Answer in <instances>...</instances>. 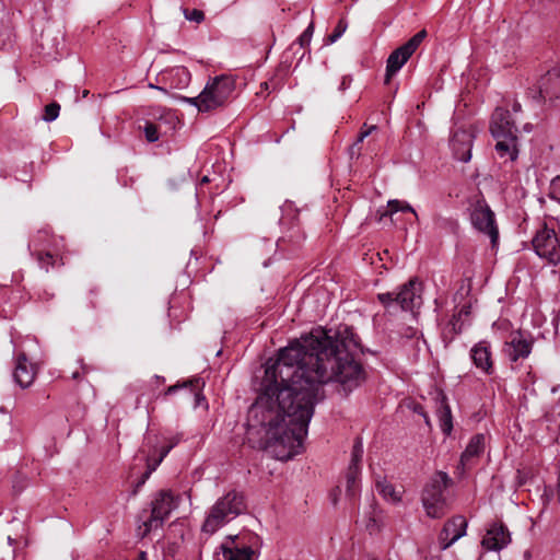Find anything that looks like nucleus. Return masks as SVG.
Instances as JSON below:
<instances>
[{
	"label": "nucleus",
	"instance_id": "obj_35",
	"mask_svg": "<svg viewBox=\"0 0 560 560\" xmlns=\"http://www.w3.org/2000/svg\"><path fill=\"white\" fill-rule=\"evenodd\" d=\"M144 135L149 142H155L159 140L158 128L154 124H145L144 126Z\"/></svg>",
	"mask_w": 560,
	"mask_h": 560
},
{
	"label": "nucleus",
	"instance_id": "obj_50",
	"mask_svg": "<svg viewBox=\"0 0 560 560\" xmlns=\"http://www.w3.org/2000/svg\"><path fill=\"white\" fill-rule=\"evenodd\" d=\"M0 412H5L4 408L3 407H0Z\"/></svg>",
	"mask_w": 560,
	"mask_h": 560
},
{
	"label": "nucleus",
	"instance_id": "obj_10",
	"mask_svg": "<svg viewBox=\"0 0 560 560\" xmlns=\"http://www.w3.org/2000/svg\"><path fill=\"white\" fill-rule=\"evenodd\" d=\"M179 442V439L174 436L170 440L168 445L162 447L159 451V456L155 457L158 439L151 435H147L144 439V445L141 452L145 455L148 462V469L143 474L141 480L138 483V487L142 486L149 476L158 468V466L162 463V460L166 457V455L171 452L173 447H175Z\"/></svg>",
	"mask_w": 560,
	"mask_h": 560
},
{
	"label": "nucleus",
	"instance_id": "obj_15",
	"mask_svg": "<svg viewBox=\"0 0 560 560\" xmlns=\"http://www.w3.org/2000/svg\"><path fill=\"white\" fill-rule=\"evenodd\" d=\"M490 132L492 137L517 136V128L508 109L495 108L490 121Z\"/></svg>",
	"mask_w": 560,
	"mask_h": 560
},
{
	"label": "nucleus",
	"instance_id": "obj_9",
	"mask_svg": "<svg viewBox=\"0 0 560 560\" xmlns=\"http://www.w3.org/2000/svg\"><path fill=\"white\" fill-rule=\"evenodd\" d=\"M532 244L535 253L540 258L552 265L560 262V241L553 229L545 224L536 232Z\"/></svg>",
	"mask_w": 560,
	"mask_h": 560
},
{
	"label": "nucleus",
	"instance_id": "obj_13",
	"mask_svg": "<svg viewBox=\"0 0 560 560\" xmlns=\"http://www.w3.org/2000/svg\"><path fill=\"white\" fill-rule=\"evenodd\" d=\"M467 521L464 516L457 515L447 521L439 536L442 550H446L458 539L466 535Z\"/></svg>",
	"mask_w": 560,
	"mask_h": 560
},
{
	"label": "nucleus",
	"instance_id": "obj_8",
	"mask_svg": "<svg viewBox=\"0 0 560 560\" xmlns=\"http://www.w3.org/2000/svg\"><path fill=\"white\" fill-rule=\"evenodd\" d=\"M427 35L428 34L425 30L419 31L407 43L396 48L388 56L386 62V83H388L392 77L395 75L404 67V65L425 39Z\"/></svg>",
	"mask_w": 560,
	"mask_h": 560
},
{
	"label": "nucleus",
	"instance_id": "obj_6",
	"mask_svg": "<svg viewBox=\"0 0 560 560\" xmlns=\"http://www.w3.org/2000/svg\"><path fill=\"white\" fill-rule=\"evenodd\" d=\"M377 299L388 310L400 307L402 311L412 312L422 304L421 283L411 279L398 292L380 293Z\"/></svg>",
	"mask_w": 560,
	"mask_h": 560
},
{
	"label": "nucleus",
	"instance_id": "obj_12",
	"mask_svg": "<svg viewBox=\"0 0 560 560\" xmlns=\"http://www.w3.org/2000/svg\"><path fill=\"white\" fill-rule=\"evenodd\" d=\"M533 348V340L530 336L524 335L522 331H513L509 340L504 342L503 353L512 361L516 362L520 359H526Z\"/></svg>",
	"mask_w": 560,
	"mask_h": 560
},
{
	"label": "nucleus",
	"instance_id": "obj_32",
	"mask_svg": "<svg viewBox=\"0 0 560 560\" xmlns=\"http://www.w3.org/2000/svg\"><path fill=\"white\" fill-rule=\"evenodd\" d=\"M179 100L183 103L195 106L198 109V112H200V113H207V110L205 108V102L201 98V92L196 97L180 96Z\"/></svg>",
	"mask_w": 560,
	"mask_h": 560
},
{
	"label": "nucleus",
	"instance_id": "obj_26",
	"mask_svg": "<svg viewBox=\"0 0 560 560\" xmlns=\"http://www.w3.org/2000/svg\"><path fill=\"white\" fill-rule=\"evenodd\" d=\"M203 385H205V383L200 382V380H198V378L197 380H192V381H189V382L184 383L182 385L177 384V385L170 386L167 388V390H166V395L174 394L178 388L186 387V386H190L192 392H197ZM195 399H196V406H200L201 402L206 401V398L203 396H201L199 393H195Z\"/></svg>",
	"mask_w": 560,
	"mask_h": 560
},
{
	"label": "nucleus",
	"instance_id": "obj_4",
	"mask_svg": "<svg viewBox=\"0 0 560 560\" xmlns=\"http://www.w3.org/2000/svg\"><path fill=\"white\" fill-rule=\"evenodd\" d=\"M452 479L444 471H438L424 487L421 501L427 515L431 518H440L444 515L447 503L444 495L451 486Z\"/></svg>",
	"mask_w": 560,
	"mask_h": 560
},
{
	"label": "nucleus",
	"instance_id": "obj_45",
	"mask_svg": "<svg viewBox=\"0 0 560 560\" xmlns=\"http://www.w3.org/2000/svg\"><path fill=\"white\" fill-rule=\"evenodd\" d=\"M506 324H508L506 322H502V323H500V325H502V326H504V325H506ZM498 325H499V323H493V327H495V326H498Z\"/></svg>",
	"mask_w": 560,
	"mask_h": 560
},
{
	"label": "nucleus",
	"instance_id": "obj_7",
	"mask_svg": "<svg viewBox=\"0 0 560 560\" xmlns=\"http://www.w3.org/2000/svg\"><path fill=\"white\" fill-rule=\"evenodd\" d=\"M235 82L230 75L221 74L210 79L201 91L207 112L223 106L231 97Z\"/></svg>",
	"mask_w": 560,
	"mask_h": 560
},
{
	"label": "nucleus",
	"instance_id": "obj_34",
	"mask_svg": "<svg viewBox=\"0 0 560 560\" xmlns=\"http://www.w3.org/2000/svg\"><path fill=\"white\" fill-rule=\"evenodd\" d=\"M549 197L560 203V176L551 180Z\"/></svg>",
	"mask_w": 560,
	"mask_h": 560
},
{
	"label": "nucleus",
	"instance_id": "obj_25",
	"mask_svg": "<svg viewBox=\"0 0 560 560\" xmlns=\"http://www.w3.org/2000/svg\"><path fill=\"white\" fill-rule=\"evenodd\" d=\"M376 490L386 501L393 503L400 501V494L396 491L395 487L385 479L376 481Z\"/></svg>",
	"mask_w": 560,
	"mask_h": 560
},
{
	"label": "nucleus",
	"instance_id": "obj_24",
	"mask_svg": "<svg viewBox=\"0 0 560 560\" xmlns=\"http://www.w3.org/2000/svg\"><path fill=\"white\" fill-rule=\"evenodd\" d=\"M224 560H254V550L248 546L234 545L223 549Z\"/></svg>",
	"mask_w": 560,
	"mask_h": 560
},
{
	"label": "nucleus",
	"instance_id": "obj_47",
	"mask_svg": "<svg viewBox=\"0 0 560 560\" xmlns=\"http://www.w3.org/2000/svg\"><path fill=\"white\" fill-rule=\"evenodd\" d=\"M13 541H14V540H13V538H12L11 536H9V537H8V542H9L10 545H12V544H13Z\"/></svg>",
	"mask_w": 560,
	"mask_h": 560
},
{
	"label": "nucleus",
	"instance_id": "obj_37",
	"mask_svg": "<svg viewBox=\"0 0 560 560\" xmlns=\"http://www.w3.org/2000/svg\"><path fill=\"white\" fill-rule=\"evenodd\" d=\"M470 314V310H469V306H463L458 314L454 316V322H453V327H454V330L455 331H462V325L456 328V323H457V319H460L463 316H468Z\"/></svg>",
	"mask_w": 560,
	"mask_h": 560
},
{
	"label": "nucleus",
	"instance_id": "obj_46",
	"mask_svg": "<svg viewBox=\"0 0 560 560\" xmlns=\"http://www.w3.org/2000/svg\"><path fill=\"white\" fill-rule=\"evenodd\" d=\"M72 377H73L74 380L79 378V373H78V372H74V373L72 374Z\"/></svg>",
	"mask_w": 560,
	"mask_h": 560
},
{
	"label": "nucleus",
	"instance_id": "obj_36",
	"mask_svg": "<svg viewBox=\"0 0 560 560\" xmlns=\"http://www.w3.org/2000/svg\"><path fill=\"white\" fill-rule=\"evenodd\" d=\"M183 12H184L185 18L189 21L199 23L205 19L203 12L200 10H197V9H192V10L184 9Z\"/></svg>",
	"mask_w": 560,
	"mask_h": 560
},
{
	"label": "nucleus",
	"instance_id": "obj_27",
	"mask_svg": "<svg viewBox=\"0 0 560 560\" xmlns=\"http://www.w3.org/2000/svg\"><path fill=\"white\" fill-rule=\"evenodd\" d=\"M387 207L389 209V212L390 213H395V212H398V211H401V212H410L412 213L416 219L418 220V213L417 211L413 209V207L407 202V201H402V200H397V199H393V200H389L387 202Z\"/></svg>",
	"mask_w": 560,
	"mask_h": 560
},
{
	"label": "nucleus",
	"instance_id": "obj_21",
	"mask_svg": "<svg viewBox=\"0 0 560 560\" xmlns=\"http://www.w3.org/2000/svg\"><path fill=\"white\" fill-rule=\"evenodd\" d=\"M48 233L46 231L38 232V234L32 240L28 247L30 249L34 248L37 252V260L40 266V268L48 271L49 266L54 267L57 259L52 252L46 250L43 252L42 249H38L39 242L42 238L46 237Z\"/></svg>",
	"mask_w": 560,
	"mask_h": 560
},
{
	"label": "nucleus",
	"instance_id": "obj_49",
	"mask_svg": "<svg viewBox=\"0 0 560 560\" xmlns=\"http://www.w3.org/2000/svg\"><path fill=\"white\" fill-rule=\"evenodd\" d=\"M424 420L427 423H429V417L424 415Z\"/></svg>",
	"mask_w": 560,
	"mask_h": 560
},
{
	"label": "nucleus",
	"instance_id": "obj_11",
	"mask_svg": "<svg viewBox=\"0 0 560 560\" xmlns=\"http://www.w3.org/2000/svg\"><path fill=\"white\" fill-rule=\"evenodd\" d=\"M474 139L475 133L471 129L458 128L453 131L450 145L457 161L464 163L470 161Z\"/></svg>",
	"mask_w": 560,
	"mask_h": 560
},
{
	"label": "nucleus",
	"instance_id": "obj_31",
	"mask_svg": "<svg viewBox=\"0 0 560 560\" xmlns=\"http://www.w3.org/2000/svg\"><path fill=\"white\" fill-rule=\"evenodd\" d=\"M59 112H60V105L58 103L54 102V103L48 104L45 107L43 120H45L47 122H51V121L56 120L59 116Z\"/></svg>",
	"mask_w": 560,
	"mask_h": 560
},
{
	"label": "nucleus",
	"instance_id": "obj_38",
	"mask_svg": "<svg viewBox=\"0 0 560 560\" xmlns=\"http://www.w3.org/2000/svg\"><path fill=\"white\" fill-rule=\"evenodd\" d=\"M527 94H528V97H530L534 102H537V103H539L545 97L544 91L541 90V88L536 89V90H529Z\"/></svg>",
	"mask_w": 560,
	"mask_h": 560
},
{
	"label": "nucleus",
	"instance_id": "obj_17",
	"mask_svg": "<svg viewBox=\"0 0 560 560\" xmlns=\"http://www.w3.org/2000/svg\"><path fill=\"white\" fill-rule=\"evenodd\" d=\"M495 139L494 150L497 155L504 162H515L520 154V142L517 136L493 137Z\"/></svg>",
	"mask_w": 560,
	"mask_h": 560
},
{
	"label": "nucleus",
	"instance_id": "obj_23",
	"mask_svg": "<svg viewBox=\"0 0 560 560\" xmlns=\"http://www.w3.org/2000/svg\"><path fill=\"white\" fill-rule=\"evenodd\" d=\"M361 467L349 465L346 471V494L354 498L360 492Z\"/></svg>",
	"mask_w": 560,
	"mask_h": 560
},
{
	"label": "nucleus",
	"instance_id": "obj_22",
	"mask_svg": "<svg viewBox=\"0 0 560 560\" xmlns=\"http://www.w3.org/2000/svg\"><path fill=\"white\" fill-rule=\"evenodd\" d=\"M163 78L175 89H184L190 82V73L185 67H175L164 72Z\"/></svg>",
	"mask_w": 560,
	"mask_h": 560
},
{
	"label": "nucleus",
	"instance_id": "obj_19",
	"mask_svg": "<svg viewBox=\"0 0 560 560\" xmlns=\"http://www.w3.org/2000/svg\"><path fill=\"white\" fill-rule=\"evenodd\" d=\"M485 450V435L483 434H475L470 440L465 451L463 452L459 460V465L457 469H460L462 472H465L466 469H469L475 459L478 458Z\"/></svg>",
	"mask_w": 560,
	"mask_h": 560
},
{
	"label": "nucleus",
	"instance_id": "obj_33",
	"mask_svg": "<svg viewBox=\"0 0 560 560\" xmlns=\"http://www.w3.org/2000/svg\"><path fill=\"white\" fill-rule=\"evenodd\" d=\"M313 33H314V24H313V22H311L310 25L305 28V31L299 37V43H300L301 47H305V46L310 45Z\"/></svg>",
	"mask_w": 560,
	"mask_h": 560
},
{
	"label": "nucleus",
	"instance_id": "obj_48",
	"mask_svg": "<svg viewBox=\"0 0 560 560\" xmlns=\"http://www.w3.org/2000/svg\"><path fill=\"white\" fill-rule=\"evenodd\" d=\"M151 88H154L153 84H150ZM155 89H159L160 91H165L163 88L155 86Z\"/></svg>",
	"mask_w": 560,
	"mask_h": 560
},
{
	"label": "nucleus",
	"instance_id": "obj_16",
	"mask_svg": "<svg viewBox=\"0 0 560 560\" xmlns=\"http://www.w3.org/2000/svg\"><path fill=\"white\" fill-rule=\"evenodd\" d=\"M470 359L472 360V363L477 369H479L480 371L488 375L492 374V353L490 343L488 341L481 340L477 342L470 349Z\"/></svg>",
	"mask_w": 560,
	"mask_h": 560
},
{
	"label": "nucleus",
	"instance_id": "obj_1",
	"mask_svg": "<svg viewBox=\"0 0 560 560\" xmlns=\"http://www.w3.org/2000/svg\"><path fill=\"white\" fill-rule=\"evenodd\" d=\"M353 330L314 329L279 351L266 369L273 382L250 406L247 441L279 460H289L303 450L315 406L324 399V386L338 383L345 393L363 384L365 370L358 359Z\"/></svg>",
	"mask_w": 560,
	"mask_h": 560
},
{
	"label": "nucleus",
	"instance_id": "obj_28",
	"mask_svg": "<svg viewBox=\"0 0 560 560\" xmlns=\"http://www.w3.org/2000/svg\"><path fill=\"white\" fill-rule=\"evenodd\" d=\"M348 27V23L345 19L339 20L338 24L336 25L335 30L328 37L326 38V44H334L336 43L346 32Z\"/></svg>",
	"mask_w": 560,
	"mask_h": 560
},
{
	"label": "nucleus",
	"instance_id": "obj_39",
	"mask_svg": "<svg viewBox=\"0 0 560 560\" xmlns=\"http://www.w3.org/2000/svg\"><path fill=\"white\" fill-rule=\"evenodd\" d=\"M351 82H352L351 75H343L341 79V82L339 84V88H338L339 91H346L347 89H349Z\"/></svg>",
	"mask_w": 560,
	"mask_h": 560
},
{
	"label": "nucleus",
	"instance_id": "obj_43",
	"mask_svg": "<svg viewBox=\"0 0 560 560\" xmlns=\"http://www.w3.org/2000/svg\"><path fill=\"white\" fill-rule=\"evenodd\" d=\"M209 182H210L209 177L208 176H203L201 178V180H200V185H203V184L209 183Z\"/></svg>",
	"mask_w": 560,
	"mask_h": 560
},
{
	"label": "nucleus",
	"instance_id": "obj_18",
	"mask_svg": "<svg viewBox=\"0 0 560 560\" xmlns=\"http://www.w3.org/2000/svg\"><path fill=\"white\" fill-rule=\"evenodd\" d=\"M35 366L28 362L25 353H21L16 358L13 371V380L21 388H27L35 380Z\"/></svg>",
	"mask_w": 560,
	"mask_h": 560
},
{
	"label": "nucleus",
	"instance_id": "obj_3",
	"mask_svg": "<svg viewBox=\"0 0 560 560\" xmlns=\"http://www.w3.org/2000/svg\"><path fill=\"white\" fill-rule=\"evenodd\" d=\"M178 504L179 497L174 495L172 491H159L151 502V510L142 511L139 516V521L141 522L138 526L139 535L144 537L152 530L162 527L171 513L177 509Z\"/></svg>",
	"mask_w": 560,
	"mask_h": 560
},
{
	"label": "nucleus",
	"instance_id": "obj_44",
	"mask_svg": "<svg viewBox=\"0 0 560 560\" xmlns=\"http://www.w3.org/2000/svg\"><path fill=\"white\" fill-rule=\"evenodd\" d=\"M558 500L560 501V471H559V479H558Z\"/></svg>",
	"mask_w": 560,
	"mask_h": 560
},
{
	"label": "nucleus",
	"instance_id": "obj_29",
	"mask_svg": "<svg viewBox=\"0 0 560 560\" xmlns=\"http://www.w3.org/2000/svg\"><path fill=\"white\" fill-rule=\"evenodd\" d=\"M376 129V126H371L369 127L366 130H362L355 141V143H353L350 149H349V154H350V158L353 159L354 156H359L360 155V149H358L357 147L363 142V140L371 135V132L373 130Z\"/></svg>",
	"mask_w": 560,
	"mask_h": 560
},
{
	"label": "nucleus",
	"instance_id": "obj_30",
	"mask_svg": "<svg viewBox=\"0 0 560 560\" xmlns=\"http://www.w3.org/2000/svg\"><path fill=\"white\" fill-rule=\"evenodd\" d=\"M363 457V444L360 440H357L351 452V460L349 465H354L355 467H361V462Z\"/></svg>",
	"mask_w": 560,
	"mask_h": 560
},
{
	"label": "nucleus",
	"instance_id": "obj_5",
	"mask_svg": "<svg viewBox=\"0 0 560 560\" xmlns=\"http://www.w3.org/2000/svg\"><path fill=\"white\" fill-rule=\"evenodd\" d=\"M469 220L475 230L488 236L492 246L499 241V229L495 223L494 212L491 210L486 199L481 196H475L469 199Z\"/></svg>",
	"mask_w": 560,
	"mask_h": 560
},
{
	"label": "nucleus",
	"instance_id": "obj_41",
	"mask_svg": "<svg viewBox=\"0 0 560 560\" xmlns=\"http://www.w3.org/2000/svg\"><path fill=\"white\" fill-rule=\"evenodd\" d=\"M133 560H148L147 553L144 551H140Z\"/></svg>",
	"mask_w": 560,
	"mask_h": 560
},
{
	"label": "nucleus",
	"instance_id": "obj_2",
	"mask_svg": "<svg viewBox=\"0 0 560 560\" xmlns=\"http://www.w3.org/2000/svg\"><path fill=\"white\" fill-rule=\"evenodd\" d=\"M246 511L245 497L242 492L231 490L219 498L210 508L202 524L201 530L208 535L217 533L228 523L235 520Z\"/></svg>",
	"mask_w": 560,
	"mask_h": 560
},
{
	"label": "nucleus",
	"instance_id": "obj_14",
	"mask_svg": "<svg viewBox=\"0 0 560 560\" xmlns=\"http://www.w3.org/2000/svg\"><path fill=\"white\" fill-rule=\"evenodd\" d=\"M511 542V535L502 523H492L482 538L481 545L489 551H500Z\"/></svg>",
	"mask_w": 560,
	"mask_h": 560
},
{
	"label": "nucleus",
	"instance_id": "obj_20",
	"mask_svg": "<svg viewBox=\"0 0 560 560\" xmlns=\"http://www.w3.org/2000/svg\"><path fill=\"white\" fill-rule=\"evenodd\" d=\"M436 417L439 420V424L441 428V431L445 435H450L453 431V416L452 410L447 401V397L443 392H439L436 397Z\"/></svg>",
	"mask_w": 560,
	"mask_h": 560
},
{
	"label": "nucleus",
	"instance_id": "obj_40",
	"mask_svg": "<svg viewBox=\"0 0 560 560\" xmlns=\"http://www.w3.org/2000/svg\"><path fill=\"white\" fill-rule=\"evenodd\" d=\"M512 110L514 113H518L522 110V105L520 102L515 101L513 104H512Z\"/></svg>",
	"mask_w": 560,
	"mask_h": 560
},
{
	"label": "nucleus",
	"instance_id": "obj_42",
	"mask_svg": "<svg viewBox=\"0 0 560 560\" xmlns=\"http://www.w3.org/2000/svg\"><path fill=\"white\" fill-rule=\"evenodd\" d=\"M532 129H533V126H532L530 124H526V125L524 126V130H525L526 132H530V131H532Z\"/></svg>",
	"mask_w": 560,
	"mask_h": 560
}]
</instances>
